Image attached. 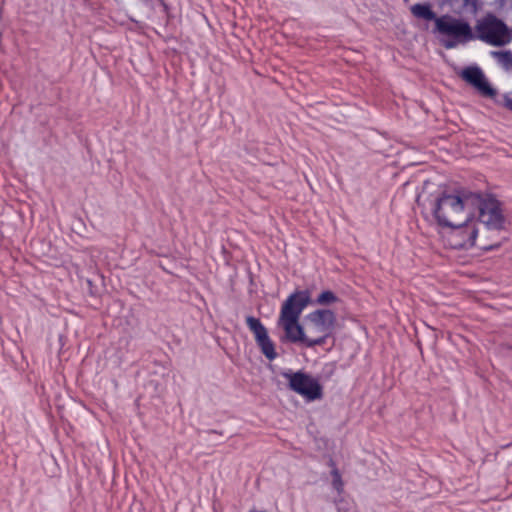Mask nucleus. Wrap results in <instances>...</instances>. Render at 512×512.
I'll return each instance as SVG.
<instances>
[{
	"instance_id": "obj_1",
	"label": "nucleus",
	"mask_w": 512,
	"mask_h": 512,
	"mask_svg": "<svg viewBox=\"0 0 512 512\" xmlns=\"http://www.w3.org/2000/svg\"><path fill=\"white\" fill-rule=\"evenodd\" d=\"M473 201H477L474 192L443 191L431 201L430 211L438 225L455 226L473 217Z\"/></svg>"
},
{
	"instance_id": "obj_2",
	"label": "nucleus",
	"mask_w": 512,
	"mask_h": 512,
	"mask_svg": "<svg viewBox=\"0 0 512 512\" xmlns=\"http://www.w3.org/2000/svg\"><path fill=\"white\" fill-rule=\"evenodd\" d=\"M433 33L439 35L442 46L448 50L476 40V34L470 23L450 14L439 16Z\"/></svg>"
},
{
	"instance_id": "obj_3",
	"label": "nucleus",
	"mask_w": 512,
	"mask_h": 512,
	"mask_svg": "<svg viewBox=\"0 0 512 512\" xmlns=\"http://www.w3.org/2000/svg\"><path fill=\"white\" fill-rule=\"evenodd\" d=\"M336 315L329 309H318L307 315V347L323 345L335 329Z\"/></svg>"
},
{
	"instance_id": "obj_4",
	"label": "nucleus",
	"mask_w": 512,
	"mask_h": 512,
	"mask_svg": "<svg viewBox=\"0 0 512 512\" xmlns=\"http://www.w3.org/2000/svg\"><path fill=\"white\" fill-rule=\"evenodd\" d=\"M477 201H473V217L478 213V222L493 232H500L505 227V216L500 202L490 195L474 192Z\"/></svg>"
},
{
	"instance_id": "obj_5",
	"label": "nucleus",
	"mask_w": 512,
	"mask_h": 512,
	"mask_svg": "<svg viewBox=\"0 0 512 512\" xmlns=\"http://www.w3.org/2000/svg\"><path fill=\"white\" fill-rule=\"evenodd\" d=\"M475 30L476 39L492 46H504L511 41V34L507 25L491 14L479 20Z\"/></svg>"
},
{
	"instance_id": "obj_6",
	"label": "nucleus",
	"mask_w": 512,
	"mask_h": 512,
	"mask_svg": "<svg viewBox=\"0 0 512 512\" xmlns=\"http://www.w3.org/2000/svg\"><path fill=\"white\" fill-rule=\"evenodd\" d=\"M283 377L288 380V387L293 392L301 395L307 401L321 399L323 396L322 386L317 379L303 372H285Z\"/></svg>"
},
{
	"instance_id": "obj_7",
	"label": "nucleus",
	"mask_w": 512,
	"mask_h": 512,
	"mask_svg": "<svg viewBox=\"0 0 512 512\" xmlns=\"http://www.w3.org/2000/svg\"><path fill=\"white\" fill-rule=\"evenodd\" d=\"M449 228H451L449 240L453 248L469 249L476 246L480 228L474 217L455 226H449Z\"/></svg>"
},
{
	"instance_id": "obj_8",
	"label": "nucleus",
	"mask_w": 512,
	"mask_h": 512,
	"mask_svg": "<svg viewBox=\"0 0 512 512\" xmlns=\"http://www.w3.org/2000/svg\"><path fill=\"white\" fill-rule=\"evenodd\" d=\"M246 324L250 331L254 334L256 343L259 346L261 352L267 359L274 360L277 357L274 343L269 338L267 329L264 327L261 321L253 316H247Z\"/></svg>"
},
{
	"instance_id": "obj_9",
	"label": "nucleus",
	"mask_w": 512,
	"mask_h": 512,
	"mask_svg": "<svg viewBox=\"0 0 512 512\" xmlns=\"http://www.w3.org/2000/svg\"><path fill=\"white\" fill-rule=\"evenodd\" d=\"M246 324L250 331L254 334L256 343L259 346L261 352L267 359L274 360L277 357L274 343L269 338L267 329L264 327L261 321L253 316H247Z\"/></svg>"
},
{
	"instance_id": "obj_10",
	"label": "nucleus",
	"mask_w": 512,
	"mask_h": 512,
	"mask_svg": "<svg viewBox=\"0 0 512 512\" xmlns=\"http://www.w3.org/2000/svg\"><path fill=\"white\" fill-rule=\"evenodd\" d=\"M309 301L310 295L307 291H297L291 294L282 305L279 321L299 320L302 311L308 305Z\"/></svg>"
},
{
	"instance_id": "obj_11",
	"label": "nucleus",
	"mask_w": 512,
	"mask_h": 512,
	"mask_svg": "<svg viewBox=\"0 0 512 512\" xmlns=\"http://www.w3.org/2000/svg\"><path fill=\"white\" fill-rule=\"evenodd\" d=\"M464 81L472 85L483 97L494 98L497 91L489 84L483 71L477 66L466 67L461 72Z\"/></svg>"
},
{
	"instance_id": "obj_12",
	"label": "nucleus",
	"mask_w": 512,
	"mask_h": 512,
	"mask_svg": "<svg viewBox=\"0 0 512 512\" xmlns=\"http://www.w3.org/2000/svg\"><path fill=\"white\" fill-rule=\"evenodd\" d=\"M279 325L285 331L287 339L292 343H302L307 347L308 335H306L303 327L298 323V320H281Z\"/></svg>"
},
{
	"instance_id": "obj_13",
	"label": "nucleus",
	"mask_w": 512,
	"mask_h": 512,
	"mask_svg": "<svg viewBox=\"0 0 512 512\" xmlns=\"http://www.w3.org/2000/svg\"><path fill=\"white\" fill-rule=\"evenodd\" d=\"M477 225L480 228V232L476 239V246L481 250H493L500 247L501 242L495 240V236L498 235L499 232H493L491 229L484 227V224H481L477 221Z\"/></svg>"
},
{
	"instance_id": "obj_14",
	"label": "nucleus",
	"mask_w": 512,
	"mask_h": 512,
	"mask_svg": "<svg viewBox=\"0 0 512 512\" xmlns=\"http://www.w3.org/2000/svg\"><path fill=\"white\" fill-rule=\"evenodd\" d=\"M448 6L457 15H475L479 9V0H446Z\"/></svg>"
},
{
	"instance_id": "obj_15",
	"label": "nucleus",
	"mask_w": 512,
	"mask_h": 512,
	"mask_svg": "<svg viewBox=\"0 0 512 512\" xmlns=\"http://www.w3.org/2000/svg\"><path fill=\"white\" fill-rule=\"evenodd\" d=\"M411 13L414 17L418 19H423L426 21H434V24L437 26V19L439 16L432 10L431 5L429 3H417L411 6Z\"/></svg>"
},
{
	"instance_id": "obj_16",
	"label": "nucleus",
	"mask_w": 512,
	"mask_h": 512,
	"mask_svg": "<svg viewBox=\"0 0 512 512\" xmlns=\"http://www.w3.org/2000/svg\"><path fill=\"white\" fill-rule=\"evenodd\" d=\"M491 55L503 69L512 70V52L510 50L492 51Z\"/></svg>"
},
{
	"instance_id": "obj_17",
	"label": "nucleus",
	"mask_w": 512,
	"mask_h": 512,
	"mask_svg": "<svg viewBox=\"0 0 512 512\" xmlns=\"http://www.w3.org/2000/svg\"><path fill=\"white\" fill-rule=\"evenodd\" d=\"M328 464L332 468V486L339 494H341L344 490V482L342 480L341 474L332 459L329 460Z\"/></svg>"
},
{
	"instance_id": "obj_18",
	"label": "nucleus",
	"mask_w": 512,
	"mask_h": 512,
	"mask_svg": "<svg viewBox=\"0 0 512 512\" xmlns=\"http://www.w3.org/2000/svg\"><path fill=\"white\" fill-rule=\"evenodd\" d=\"M337 301L336 295L332 291H323L316 299L319 305H329Z\"/></svg>"
},
{
	"instance_id": "obj_19",
	"label": "nucleus",
	"mask_w": 512,
	"mask_h": 512,
	"mask_svg": "<svg viewBox=\"0 0 512 512\" xmlns=\"http://www.w3.org/2000/svg\"><path fill=\"white\" fill-rule=\"evenodd\" d=\"M339 512H356L352 507H340L338 509Z\"/></svg>"
},
{
	"instance_id": "obj_20",
	"label": "nucleus",
	"mask_w": 512,
	"mask_h": 512,
	"mask_svg": "<svg viewBox=\"0 0 512 512\" xmlns=\"http://www.w3.org/2000/svg\"><path fill=\"white\" fill-rule=\"evenodd\" d=\"M506 107L512 111V98H508L505 101Z\"/></svg>"
}]
</instances>
